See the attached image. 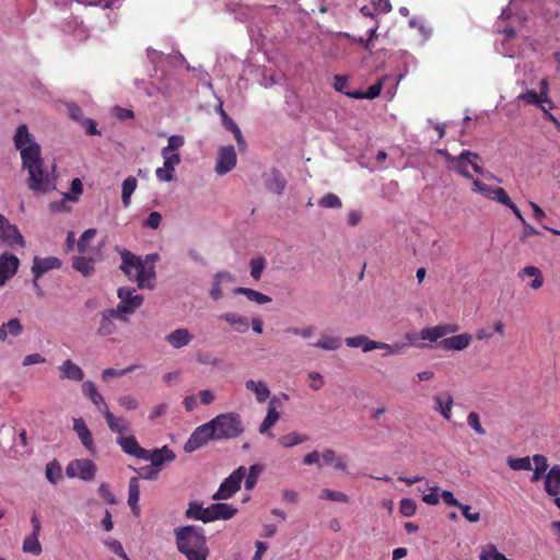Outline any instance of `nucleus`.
I'll return each mask as SVG.
<instances>
[{
	"label": "nucleus",
	"instance_id": "1",
	"mask_svg": "<svg viewBox=\"0 0 560 560\" xmlns=\"http://www.w3.org/2000/svg\"><path fill=\"white\" fill-rule=\"evenodd\" d=\"M14 145L20 150L23 168L28 173V188L34 192L47 194L55 189L54 177L44 168L42 150L26 125L18 127Z\"/></svg>",
	"mask_w": 560,
	"mask_h": 560
},
{
	"label": "nucleus",
	"instance_id": "2",
	"mask_svg": "<svg viewBox=\"0 0 560 560\" xmlns=\"http://www.w3.org/2000/svg\"><path fill=\"white\" fill-rule=\"evenodd\" d=\"M176 547L188 560H206L209 549L206 544L203 529L187 525L174 529Z\"/></svg>",
	"mask_w": 560,
	"mask_h": 560
},
{
	"label": "nucleus",
	"instance_id": "3",
	"mask_svg": "<svg viewBox=\"0 0 560 560\" xmlns=\"http://www.w3.org/2000/svg\"><path fill=\"white\" fill-rule=\"evenodd\" d=\"M217 440L238 438L245 430L242 418L236 412H224L210 420Z\"/></svg>",
	"mask_w": 560,
	"mask_h": 560
},
{
	"label": "nucleus",
	"instance_id": "4",
	"mask_svg": "<svg viewBox=\"0 0 560 560\" xmlns=\"http://www.w3.org/2000/svg\"><path fill=\"white\" fill-rule=\"evenodd\" d=\"M458 330L457 325H436L433 327L423 328L419 335L417 334H406V339L410 345L417 346L419 348L427 347L424 343L418 342V339L428 340L430 342H439V339H444V337L448 334L456 332Z\"/></svg>",
	"mask_w": 560,
	"mask_h": 560
},
{
	"label": "nucleus",
	"instance_id": "5",
	"mask_svg": "<svg viewBox=\"0 0 560 560\" xmlns=\"http://www.w3.org/2000/svg\"><path fill=\"white\" fill-rule=\"evenodd\" d=\"M159 259V254H148L138 262V271L135 273V281L140 289L152 290L155 287V261Z\"/></svg>",
	"mask_w": 560,
	"mask_h": 560
},
{
	"label": "nucleus",
	"instance_id": "6",
	"mask_svg": "<svg viewBox=\"0 0 560 560\" xmlns=\"http://www.w3.org/2000/svg\"><path fill=\"white\" fill-rule=\"evenodd\" d=\"M135 292L136 290L133 288L126 287L117 290V296L120 302L114 310L124 318H128V315L133 314L143 303V296Z\"/></svg>",
	"mask_w": 560,
	"mask_h": 560
},
{
	"label": "nucleus",
	"instance_id": "7",
	"mask_svg": "<svg viewBox=\"0 0 560 560\" xmlns=\"http://www.w3.org/2000/svg\"><path fill=\"white\" fill-rule=\"evenodd\" d=\"M217 440L211 421L197 427L184 445L186 453H192L205 446L209 441Z\"/></svg>",
	"mask_w": 560,
	"mask_h": 560
},
{
	"label": "nucleus",
	"instance_id": "8",
	"mask_svg": "<svg viewBox=\"0 0 560 560\" xmlns=\"http://www.w3.org/2000/svg\"><path fill=\"white\" fill-rule=\"evenodd\" d=\"M246 469L241 466L234 470L219 487L212 495L213 500H226L233 497L241 488V482L245 477Z\"/></svg>",
	"mask_w": 560,
	"mask_h": 560
},
{
	"label": "nucleus",
	"instance_id": "9",
	"mask_svg": "<svg viewBox=\"0 0 560 560\" xmlns=\"http://www.w3.org/2000/svg\"><path fill=\"white\" fill-rule=\"evenodd\" d=\"M96 466L90 459L72 460L66 469V474L70 478H80L90 481L95 477Z\"/></svg>",
	"mask_w": 560,
	"mask_h": 560
},
{
	"label": "nucleus",
	"instance_id": "10",
	"mask_svg": "<svg viewBox=\"0 0 560 560\" xmlns=\"http://www.w3.org/2000/svg\"><path fill=\"white\" fill-rule=\"evenodd\" d=\"M236 152L233 145L221 147L218 151V158L214 171L218 175H225L236 165Z\"/></svg>",
	"mask_w": 560,
	"mask_h": 560
},
{
	"label": "nucleus",
	"instance_id": "11",
	"mask_svg": "<svg viewBox=\"0 0 560 560\" xmlns=\"http://www.w3.org/2000/svg\"><path fill=\"white\" fill-rule=\"evenodd\" d=\"M115 319L127 323L128 318L121 317L119 313H116L114 308H108L100 314V325L97 328V335L101 337H107L116 332L117 327L115 325Z\"/></svg>",
	"mask_w": 560,
	"mask_h": 560
},
{
	"label": "nucleus",
	"instance_id": "12",
	"mask_svg": "<svg viewBox=\"0 0 560 560\" xmlns=\"http://www.w3.org/2000/svg\"><path fill=\"white\" fill-rule=\"evenodd\" d=\"M0 238L10 244H18L21 247L25 245V241L19 229L11 224L3 214H0Z\"/></svg>",
	"mask_w": 560,
	"mask_h": 560
},
{
	"label": "nucleus",
	"instance_id": "13",
	"mask_svg": "<svg viewBox=\"0 0 560 560\" xmlns=\"http://www.w3.org/2000/svg\"><path fill=\"white\" fill-rule=\"evenodd\" d=\"M235 278L229 271H219L213 276L212 287L209 295L213 301H219L223 298V289L228 284L234 282Z\"/></svg>",
	"mask_w": 560,
	"mask_h": 560
},
{
	"label": "nucleus",
	"instance_id": "14",
	"mask_svg": "<svg viewBox=\"0 0 560 560\" xmlns=\"http://www.w3.org/2000/svg\"><path fill=\"white\" fill-rule=\"evenodd\" d=\"M175 458V453L167 445H164L161 448H154L152 451L147 450V457L142 459L150 460L151 464L160 470V467L164 463H171Z\"/></svg>",
	"mask_w": 560,
	"mask_h": 560
},
{
	"label": "nucleus",
	"instance_id": "15",
	"mask_svg": "<svg viewBox=\"0 0 560 560\" xmlns=\"http://www.w3.org/2000/svg\"><path fill=\"white\" fill-rule=\"evenodd\" d=\"M116 442L127 455L135 456L139 459L147 457V450L140 446L133 435L118 436Z\"/></svg>",
	"mask_w": 560,
	"mask_h": 560
},
{
	"label": "nucleus",
	"instance_id": "16",
	"mask_svg": "<svg viewBox=\"0 0 560 560\" xmlns=\"http://www.w3.org/2000/svg\"><path fill=\"white\" fill-rule=\"evenodd\" d=\"M471 341V335L464 332L440 340L436 346L444 350L460 351L466 349Z\"/></svg>",
	"mask_w": 560,
	"mask_h": 560
},
{
	"label": "nucleus",
	"instance_id": "17",
	"mask_svg": "<svg viewBox=\"0 0 560 560\" xmlns=\"http://www.w3.org/2000/svg\"><path fill=\"white\" fill-rule=\"evenodd\" d=\"M470 156H472L474 159H479V154L468 150H464L459 155L456 156V159L450 165V167H452L463 177L472 179V175L468 171V166L470 165L468 161H470Z\"/></svg>",
	"mask_w": 560,
	"mask_h": 560
},
{
	"label": "nucleus",
	"instance_id": "18",
	"mask_svg": "<svg viewBox=\"0 0 560 560\" xmlns=\"http://www.w3.org/2000/svg\"><path fill=\"white\" fill-rule=\"evenodd\" d=\"M61 266L60 259L57 257H35L32 266V273L36 279H39L45 272L51 269H58Z\"/></svg>",
	"mask_w": 560,
	"mask_h": 560
},
{
	"label": "nucleus",
	"instance_id": "19",
	"mask_svg": "<svg viewBox=\"0 0 560 560\" xmlns=\"http://www.w3.org/2000/svg\"><path fill=\"white\" fill-rule=\"evenodd\" d=\"M194 339L187 328H177L165 336V341L174 349H182L188 346Z\"/></svg>",
	"mask_w": 560,
	"mask_h": 560
},
{
	"label": "nucleus",
	"instance_id": "20",
	"mask_svg": "<svg viewBox=\"0 0 560 560\" xmlns=\"http://www.w3.org/2000/svg\"><path fill=\"white\" fill-rule=\"evenodd\" d=\"M120 269L130 280H135V273L138 271V262H141L142 257L137 256L127 249L120 252Z\"/></svg>",
	"mask_w": 560,
	"mask_h": 560
},
{
	"label": "nucleus",
	"instance_id": "21",
	"mask_svg": "<svg viewBox=\"0 0 560 560\" xmlns=\"http://www.w3.org/2000/svg\"><path fill=\"white\" fill-rule=\"evenodd\" d=\"M101 412L103 413L107 425L109 430L114 433H118L119 436H124L122 434L127 433L129 431V424L122 417H116L114 416L108 407H105V409H101Z\"/></svg>",
	"mask_w": 560,
	"mask_h": 560
},
{
	"label": "nucleus",
	"instance_id": "22",
	"mask_svg": "<svg viewBox=\"0 0 560 560\" xmlns=\"http://www.w3.org/2000/svg\"><path fill=\"white\" fill-rule=\"evenodd\" d=\"M73 430L75 431L80 441L86 447V450L90 453H94V442L92 433L82 418H75L73 420Z\"/></svg>",
	"mask_w": 560,
	"mask_h": 560
},
{
	"label": "nucleus",
	"instance_id": "23",
	"mask_svg": "<svg viewBox=\"0 0 560 560\" xmlns=\"http://www.w3.org/2000/svg\"><path fill=\"white\" fill-rule=\"evenodd\" d=\"M435 407L434 409L441 413L445 420H450L452 417L453 397L448 392H444L433 397Z\"/></svg>",
	"mask_w": 560,
	"mask_h": 560
},
{
	"label": "nucleus",
	"instance_id": "24",
	"mask_svg": "<svg viewBox=\"0 0 560 560\" xmlns=\"http://www.w3.org/2000/svg\"><path fill=\"white\" fill-rule=\"evenodd\" d=\"M219 319L228 323L235 331L245 332L249 327V320L247 317L238 315L234 312H226L219 315Z\"/></svg>",
	"mask_w": 560,
	"mask_h": 560
},
{
	"label": "nucleus",
	"instance_id": "25",
	"mask_svg": "<svg viewBox=\"0 0 560 560\" xmlns=\"http://www.w3.org/2000/svg\"><path fill=\"white\" fill-rule=\"evenodd\" d=\"M345 342L350 348H361L363 352H370L381 347L380 341L372 340L365 335L348 337Z\"/></svg>",
	"mask_w": 560,
	"mask_h": 560
},
{
	"label": "nucleus",
	"instance_id": "26",
	"mask_svg": "<svg viewBox=\"0 0 560 560\" xmlns=\"http://www.w3.org/2000/svg\"><path fill=\"white\" fill-rule=\"evenodd\" d=\"M60 371V377L71 381L81 382L84 378L83 370L70 359L63 361L58 368Z\"/></svg>",
	"mask_w": 560,
	"mask_h": 560
},
{
	"label": "nucleus",
	"instance_id": "27",
	"mask_svg": "<svg viewBox=\"0 0 560 560\" xmlns=\"http://www.w3.org/2000/svg\"><path fill=\"white\" fill-rule=\"evenodd\" d=\"M245 388L255 394L256 400L259 404L265 402L270 397V389L264 381L247 380Z\"/></svg>",
	"mask_w": 560,
	"mask_h": 560
},
{
	"label": "nucleus",
	"instance_id": "28",
	"mask_svg": "<svg viewBox=\"0 0 560 560\" xmlns=\"http://www.w3.org/2000/svg\"><path fill=\"white\" fill-rule=\"evenodd\" d=\"M545 489L552 497H557L560 493V466L556 465L548 471Z\"/></svg>",
	"mask_w": 560,
	"mask_h": 560
},
{
	"label": "nucleus",
	"instance_id": "29",
	"mask_svg": "<svg viewBox=\"0 0 560 560\" xmlns=\"http://www.w3.org/2000/svg\"><path fill=\"white\" fill-rule=\"evenodd\" d=\"M82 393L98 408L100 411L101 409H105V407H107V404L105 402L103 396L100 394L93 382H84L82 385Z\"/></svg>",
	"mask_w": 560,
	"mask_h": 560
},
{
	"label": "nucleus",
	"instance_id": "30",
	"mask_svg": "<svg viewBox=\"0 0 560 560\" xmlns=\"http://www.w3.org/2000/svg\"><path fill=\"white\" fill-rule=\"evenodd\" d=\"M140 487L137 477H131L128 487V505L135 515H139Z\"/></svg>",
	"mask_w": 560,
	"mask_h": 560
},
{
	"label": "nucleus",
	"instance_id": "31",
	"mask_svg": "<svg viewBox=\"0 0 560 560\" xmlns=\"http://www.w3.org/2000/svg\"><path fill=\"white\" fill-rule=\"evenodd\" d=\"M20 266V260L15 255L4 253L0 256V272L13 277Z\"/></svg>",
	"mask_w": 560,
	"mask_h": 560
},
{
	"label": "nucleus",
	"instance_id": "32",
	"mask_svg": "<svg viewBox=\"0 0 560 560\" xmlns=\"http://www.w3.org/2000/svg\"><path fill=\"white\" fill-rule=\"evenodd\" d=\"M275 400H276V397H273L269 401L267 415H266L264 421L259 425L258 431L261 434L268 433L269 429L279 420L280 415L276 409Z\"/></svg>",
	"mask_w": 560,
	"mask_h": 560
},
{
	"label": "nucleus",
	"instance_id": "33",
	"mask_svg": "<svg viewBox=\"0 0 560 560\" xmlns=\"http://www.w3.org/2000/svg\"><path fill=\"white\" fill-rule=\"evenodd\" d=\"M233 292L234 294L245 295L249 301L257 304H267L271 302L270 296L250 288L237 287L233 290Z\"/></svg>",
	"mask_w": 560,
	"mask_h": 560
},
{
	"label": "nucleus",
	"instance_id": "34",
	"mask_svg": "<svg viewBox=\"0 0 560 560\" xmlns=\"http://www.w3.org/2000/svg\"><path fill=\"white\" fill-rule=\"evenodd\" d=\"M23 326L18 318H12L0 326V341L7 340L8 336L18 337L22 334Z\"/></svg>",
	"mask_w": 560,
	"mask_h": 560
},
{
	"label": "nucleus",
	"instance_id": "35",
	"mask_svg": "<svg viewBox=\"0 0 560 560\" xmlns=\"http://www.w3.org/2000/svg\"><path fill=\"white\" fill-rule=\"evenodd\" d=\"M138 182L133 176L127 177L121 185V201L125 208H128L131 203V195L137 188Z\"/></svg>",
	"mask_w": 560,
	"mask_h": 560
},
{
	"label": "nucleus",
	"instance_id": "36",
	"mask_svg": "<svg viewBox=\"0 0 560 560\" xmlns=\"http://www.w3.org/2000/svg\"><path fill=\"white\" fill-rule=\"evenodd\" d=\"M212 510L215 520H230L237 512L233 505L226 503H213Z\"/></svg>",
	"mask_w": 560,
	"mask_h": 560
},
{
	"label": "nucleus",
	"instance_id": "37",
	"mask_svg": "<svg viewBox=\"0 0 560 560\" xmlns=\"http://www.w3.org/2000/svg\"><path fill=\"white\" fill-rule=\"evenodd\" d=\"M287 182L282 174L278 171H272L270 178L267 180V188L278 195H281L285 188Z\"/></svg>",
	"mask_w": 560,
	"mask_h": 560
},
{
	"label": "nucleus",
	"instance_id": "38",
	"mask_svg": "<svg viewBox=\"0 0 560 560\" xmlns=\"http://www.w3.org/2000/svg\"><path fill=\"white\" fill-rule=\"evenodd\" d=\"M72 267L81 272L84 277H89L94 271V261L91 258H86L83 256L74 257Z\"/></svg>",
	"mask_w": 560,
	"mask_h": 560
},
{
	"label": "nucleus",
	"instance_id": "39",
	"mask_svg": "<svg viewBox=\"0 0 560 560\" xmlns=\"http://www.w3.org/2000/svg\"><path fill=\"white\" fill-rule=\"evenodd\" d=\"M518 101H523L526 104L535 105L540 110H545V102H542V98L535 90H526L524 93L520 94L517 96Z\"/></svg>",
	"mask_w": 560,
	"mask_h": 560
},
{
	"label": "nucleus",
	"instance_id": "40",
	"mask_svg": "<svg viewBox=\"0 0 560 560\" xmlns=\"http://www.w3.org/2000/svg\"><path fill=\"white\" fill-rule=\"evenodd\" d=\"M313 346L323 350L334 351L340 348L341 342L338 337L322 336Z\"/></svg>",
	"mask_w": 560,
	"mask_h": 560
},
{
	"label": "nucleus",
	"instance_id": "41",
	"mask_svg": "<svg viewBox=\"0 0 560 560\" xmlns=\"http://www.w3.org/2000/svg\"><path fill=\"white\" fill-rule=\"evenodd\" d=\"M22 549L24 552L32 553L34 556H38L42 553V545L38 540V536L31 535L26 537L23 541Z\"/></svg>",
	"mask_w": 560,
	"mask_h": 560
},
{
	"label": "nucleus",
	"instance_id": "42",
	"mask_svg": "<svg viewBox=\"0 0 560 560\" xmlns=\"http://www.w3.org/2000/svg\"><path fill=\"white\" fill-rule=\"evenodd\" d=\"M45 475L49 482L56 485L62 476L59 463L56 460L48 463L46 465Z\"/></svg>",
	"mask_w": 560,
	"mask_h": 560
},
{
	"label": "nucleus",
	"instance_id": "43",
	"mask_svg": "<svg viewBox=\"0 0 560 560\" xmlns=\"http://www.w3.org/2000/svg\"><path fill=\"white\" fill-rule=\"evenodd\" d=\"M266 264L267 261L262 256L252 258L249 261L250 277L255 280H259L266 267Z\"/></svg>",
	"mask_w": 560,
	"mask_h": 560
},
{
	"label": "nucleus",
	"instance_id": "44",
	"mask_svg": "<svg viewBox=\"0 0 560 560\" xmlns=\"http://www.w3.org/2000/svg\"><path fill=\"white\" fill-rule=\"evenodd\" d=\"M306 435H299L295 432L288 433L279 439L281 446L288 448L307 441Z\"/></svg>",
	"mask_w": 560,
	"mask_h": 560
},
{
	"label": "nucleus",
	"instance_id": "45",
	"mask_svg": "<svg viewBox=\"0 0 560 560\" xmlns=\"http://www.w3.org/2000/svg\"><path fill=\"white\" fill-rule=\"evenodd\" d=\"M130 469L136 471L138 474V480L145 479V480H155L159 476V469L154 467L152 464L150 466H144L141 468H135L132 466H129Z\"/></svg>",
	"mask_w": 560,
	"mask_h": 560
},
{
	"label": "nucleus",
	"instance_id": "46",
	"mask_svg": "<svg viewBox=\"0 0 560 560\" xmlns=\"http://www.w3.org/2000/svg\"><path fill=\"white\" fill-rule=\"evenodd\" d=\"M533 462L535 463L536 468L532 476V481H538L541 478L542 474L547 470L548 463L546 457L539 454L533 456Z\"/></svg>",
	"mask_w": 560,
	"mask_h": 560
},
{
	"label": "nucleus",
	"instance_id": "47",
	"mask_svg": "<svg viewBox=\"0 0 560 560\" xmlns=\"http://www.w3.org/2000/svg\"><path fill=\"white\" fill-rule=\"evenodd\" d=\"M318 206L322 208L339 209L342 202L337 195L328 192L318 200Z\"/></svg>",
	"mask_w": 560,
	"mask_h": 560
},
{
	"label": "nucleus",
	"instance_id": "48",
	"mask_svg": "<svg viewBox=\"0 0 560 560\" xmlns=\"http://www.w3.org/2000/svg\"><path fill=\"white\" fill-rule=\"evenodd\" d=\"M508 465L513 470H530L532 463L528 456L521 458H508Z\"/></svg>",
	"mask_w": 560,
	"mask_h": 560
},
{
	"label": "nucleus",
	"instance_id": "49",
	"mask_svg": "<svg viewBox=\"0 0 560 560\" xmlns=\"http://www.w3.org/2000/svg\"><path fill=\"white\" fill-rule=\"evenodd\" d=\"M261 466L260 465H252L249 467V470H248V474L246 475L245 474V488L247 490H252L255 485L257 483V479H258V475L259 472L261 471Z\"/></svg>",
	"mask_w": 560,
	"mask_h": 560
},
{
	"label": "nucleus",
	"instance_id": "50",
	"mask_svg": "<svg viewBox=\"0 0 560 560\" xmlns=\"http://www.w3.org/2000/svg\"><path fill=\"white\" fill-rule=\"evenodd\" d=\"M319 498L341 503L349 502V497L346 493L329 489H323Z\"/></svg>",
	"mask_w": 560,
	"mask_h": 560
},
{
	"label": "nucleus",
	"instance_id": "51",
	"mask_svg": "<svg viewBox=\"0 0 560 560\" xmlns=\"http://www.w3.org/2000/svg\"><path fill=\"white\" fill-rule=\"evenodd\" d=\"M155 175L162 182H172L175 178V166L163 163L162 167L156 168Z\"/></svg>",
	"mask_w": 560,
	"mask_h": 560
},
{
	"label": "nucleus",
	"instance_id": "52",
	"mask_svg": "<svg viewBox=\"0 0 560 560\" xmlns=\"http://www.w3.org/2000/svg\"><path fill=\"white\" fill-rule=\"evenodd\" d=\"M161 154L163 158V163L168 166H176L180 163V155L175 151L163 148Z\"/></svg>",
	"mask_w": 560,
	"mask_h": 560
},
{
	"label": "nucleus",
	"instance_id": "53",
	"mask_svg": "<svg viewBox=\"0 0 560 560\" xmlns=\"http://www.w3.org/2000/svg\"><path fill=\"white\" fill-rule=\"evenodd\" d=\"M489 199L497 200L498 202L506 206L508 208L510 207L511 203H513L511 198L508 196L506 191L501 187H494Z\"/></svg>",
	"mask_w": 560,
	"mask_h": 560
},
{
	"label": "nucleus",
	"instance_id": "54",
	"mask_svg": "<svg viewBox=\"0 0 560 560\" xmlns=\"http://www.w3.org/2000/svg\"><path fill=\"white\" fill-rule=\"evenodd\" d=\"M136 368H137L136 365H130L122 370H115V369L108 368L102 372V377H103V380H108L109 377L124 376L128 373L133 372L136 370Z\"/></svg>",
	"mask_w": 560,
	"mask_h": 560
},
{
	"label": "nucleus",
	"instance_id": "55",
	"mask_svg": "<svg viewBox=\"0 0 560 560\" xmlns=\"http://www.w3.org/2000/svg\"><path fill=\"white\" fill-rule=\"evenodd\" d=\"M96 235L95 229H89L82 233L80 240L77 244L78 250L80 253H85L88 249V243Z\"/></svg>",
	"mask_w": 560,
	"mask_h": 560
},
{
	"label": "nucleus",
	"instance_id": "56",
	"mask_svg": "<svg viewBox=\"0 0 560 560\" xmlns=\"http://www.w3.org/2000/svg\"><path fill=\"white\" fill-rule=\"evenodd\" d=\"M467 424L476 431V433L480 434V435H485L486 434V430L482 428L481 423H480V418H479V415L475 411H471L468 413L467 416Z\"/></svg>",
	"mask_w": 560,
	"mask_h": 560
},
{
	"label": "nucleus",
	"instance_id": "57",
	"mask_svg": "<svg viewBox=\"0 0 560 560\" xmlns=\"http://www.w3.org/2000/svg\"><path fill=\"white\" fill-rule=\"evenodd\" d=\"M417 504L411 499H402L399 503V512L406 516L410 517L416 513Z\"/></svg>",
	"mask_w": 560,
	"mask_h": 560
},
{
	"label": "nucleus",
	"instance_id": "58",
	"mask_svg": "<svg viewBox=\"0 0 560 560\" xmlns=\"http://www.w3.org/2000/svg\"><path fill=\"white\" fill-rule=\"evenodd\" d=\"M196 360L198 363L202 365L218 366L221 363V360L217 357H213L208 352H198L196 355Z\"/></svg>",
	"mask_w": 560,
	"mask_h": 560
},
{
	"label": "nucleus",
	"instance_id": "59",
	"mask_svg": "<svg viewBox=\"0 0 560 560\" xmlns=\"http://www.w3.org/2000/svg\"><path fill=\"white\" fill-rule=\"evenodd\" d=\"M540 97L542 98V102H545L546 104H548V107L549 108H555V103L552 102V100L549 97V83H548V80L547 79H542L540 82H539V93Z\"/></svg>",
	"mask_w": 560,
	"mask_h": 560
},
{
	"label": "nucleus",
	"instance_id": "60",
	"mask_svg": "<svg viewBox=\"0 0 560 560\" xmlns=\"http://www.w3.org/2000/svg\"><path fill=\"white\" fill-rule=\"evenodd\" d=\"M161 221H162L161 213L158 211H152L149 213L148 218L143 222V226L152 229V230H156L160 226Z\"/></svg>",
	"mask_w": 560,
	"mask_h": 560
},
{
	"label": "nucleus",
	"instance_id": "61",
	"mask_svg": "<svg viewBox=\"0 0 560 560\" xmlns=\"http://www.w3.org/2000/svg\"><path fill=\"white\" fill-rule=\"evenodd\" d=\"M472 186H474L472 190L475 192L481 194L482 196H485L487 198H490L492 190L494 188V187L483 184L479 179H474V178H472Z\"/></svg>",
	"mask_w": 560,
	"mask_h": 560
},
{
	"label": "nucleus",
	"instance_id": "62",
	"mask_svg": "<svg viewBox=\"0 0 560 560\" xmlns=\"http://www.w3.org/2000/svg\"><path fill=\"white\" fill-rule=\"evenodd\" d=\"M118 404L127 410H135L139 406L138 400L135 397H132L131 395L120 396L118 398Z\"/></svg>",
	"mask_w": 560,
	"mask_h": 560
},
{
	"label": "nucleus",
	"instance_id": "63",
	"mask_svg": "<svg viewBox=\"0 0 560 560\" xmlns=\"http://www.w3.org/2000/svg\"><path fill=\"white\" fill-rule=\"evenodd\" d=\"M439 487L433 486L430 488V493L422 495V501L429 505H436L440 502L439 499Z\"/></svg>",
	"mask_w": 560,
	"mask_h": 560
},
{
	"label": "nucleus",
	"instance_id": "64",
	"mask_svg": "<svg viewBox=\"0 0 560 560\" xmlns=\"http://www.w3.org/2000/svg\"><path fill=\"white\" fill-rule=\"evenodd\" d=\"M202 508L203 506L197 502H190L189 506L185 513L186 517L194 518V520H200Z\"/></svg>",
	"mask_w": 560,
	"mask_h": 560
}]
</instances>
